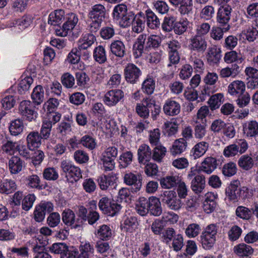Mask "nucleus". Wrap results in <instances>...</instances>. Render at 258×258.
Segmentation results:
<instances>
[{"label": "nucleus", "mask_w": 258, "mask_h": 258, "mask_svg": "<svg viewBox=\"0 0 258 258\" xmlns=\"http://www.w3.org/2000/svg\"><path fill=\"white\" fill-rule=\"evenodd\" d=\"M106 9L101 4L93 6L90 10L88 16L90 20H97L103 21L105 18Z\"/></svg>", "instance_id": "nucleus-15"}, {"label": "nucleus", "mask_w": 258, "mask_h": 258, "mask_svg": "<svg viewBox=\"0 0 258 258\" xmlns=\"http://www.w3.org/2000/svg\"><path fill=\"white\" fill-rule=\"evenodd\" d=\"M65 19V13L64 10L58 9L51 12L48 20V24L52 25H58Z\"/></svg>", "instance_id": "nucleus-27"}, {"label": "nucleus", "mask_w": 258, "mask_h": 258, "mask_svg": "<svg viewBox=\"0 0 258 258\" xmlns=\"http://www.w3.org/2000/svg\"><path fill=\"white\" fill-rule=\"evenodd\" d=\"M245 83L240 80H236L231 83L228 87V92L231 95L237 96L245 92Z\"/></svg>", "instance_id": "nucleus-22"}, {"label": "nucleus", "mask_w": 258, "mask_h": 258, "mask_svg": "<svg viewBox=\"0 0 258 258\" xmlns=\"http://www.w3.org/2000/svg\"><path fill=\"white\" fill-rule=\"evenodd\" d=\"M127 11V7L125 5L120 4L116 6L113 12L114 19L119 21Z\"/></svg>", "instance_id": "nucleus-59"}, {"label": "nucleus", "mask_w": 258, "mask_h": 258, "mask_svg": "<svg viewBox=\"0 0 258 258\" xmlns=\"http://www.w3.org/2000/svg\"><path fill=\"white\" fill-rule=\"evenodd\" d=\"M146 15L147 25L149 28L155 29L159 27L160 20L154 12L150 10H148L146 11Z\"/></svg>", "instance_id": "nucleus-34"}, {"label": "nucleus", "mask_w": 258, "mask_h": 258, "mask_svg": "<svg viewBox=\"0 0 258 258\" xmlns=\"http://www.w3.org/2000/svg\"><path fill=\"white\" fill-rule=\"evenodd\" d=\"M201 230L200 225L197 223H191L186 228L185 233L188 237L194 238L200 234Z\"/></svg>", "instance_id": "nucleus-48"}, {"label": "nucleus", "mask_w": 258, "mask_h": 258, "mask_svg": "<svg viewBox=\"0 0 258 258\" xmlns=\"http://www.w3.org/2000/svg\"><path fill=\"white\" fill-rule=\"evenodd\" d=\"M236 215L245 220H249L252 217V207L249 209L244 206H238L235 211Z\"/></svg>", "instance_id": "nucleus-41"}, {"label": "nucleus", "mask_w": 258, "mask_h": 258, "mask_svg": "<svg viewBox=\"0 0 258 258\" xmlns=\"http://www.w3.org/2000/svg\"><path fill=\"white\" fill-rule=\"evenodd\" d=\"M240 182L238 180L232 181L229 185L226 188V195L227 198L233 203L238 201L240 198L239 188Z\"/></svg>", "instance_id": "nucleus-11"}, {"label": "nucleus", "mask_w": 258, "mask_h": 258, "mask_svg": "<svg viewBox=\"0 0 258 258\" xmlns=\"http://www.w3.org/2000/svg\"><path fill=\"white\" fill-rule=\"evenodd\" d=\"M176 22V18L173 16H168L164 18L162 28L164 31L170 32L173 29Z\"/></svg>", "instance_id": "nucleus-46"}, {"label": "nucleus", "mask_w": 258, "mask_h": 258, "mask_svg": "<svg viewBox=\"0 0 258 258\" xmlns=\"http://www.w3.org/2000/svg\"><path fill=\"white\" fill-rule=\"evenodd\" d=\"M24 167V162L19 157L13 156L9 161V167L12 174H18Z\"/></svg>", "instance_id": "nucleus-26"}, {"label": "nucleus", "mask_w": 258, "mask_h": 258, "mask_svg": "<svg viewBox=\"0 0 258 258\" xmlns=\"http://www.w3.org/2000/svg\"><path fill=\"white\" fill-rule=\"evenodd\" d=\"M148 213L155 216H159L162 213L159 199L155 197L149 198Z\"/></svg>", "instance_id": "nucleus-23"}, {"label": "nucleus", "mask_w": 258, "mask_h": 258, "mask_svg": "<svg viewBox=\"0 0 258 258\" xmlns=\"http://www.w3.org/2000/svg\"><path fill=\"white\" fill-rule=\"evenodd\" d=\"M19 111L24 119L32 121L35 120L37 117V113L29 101L24 100L19 105Z\"/></svg>", "instance_id": "nucleus-6"}, {"label": "nucleus", "mask_w": 258, "mask_h": 258, "mask_svg": "<svg viewBox=\"0 0 258 258\" xmlns=\"http://www.w3.org/2000/svg\"><path fill=\"white\" fill-rule=\"evenodd\" d=\"M17 185L15 180L11 179H4L0 180V192L9 195L14 192Z\"/></svg>", "instance_id": "nucleus-18"}, {"label": "nucleus", "mask_w": 258, "mask_h": 258, "mask_svg": "<svg viewBox=\"0 0 258 258\" xmlns=\"http://www.w3.org/2000/svg\"><path fill=\"white\" fill-rule=\"evenodd\" d=\"M258 20L253 23L251 28H249L245 33L246 39L249 42L254 41L258 37Z\"/></svg>", "instance_id": "nucleus-44"}, {"label": "nucleus", "mask_w": 258, "mask_h": 258, "mask_svg": "<svg viewBox=\"0 0 258 258\" xmlns=\"http://www.w3.org/2000/svg\"><path fill=\"white\" fill-rule=\"evenodd\" d=\"M180 109V104L171 99H167L163 107L164 113L168 116H175L178 114Z\"/></svg>", "instance_id": "nucleus-12"}, {"label": "nucleus", "mask_w": 258, "mask_h": 258, "mask_svg": "<svg viewBox=\"0 0 258 258\" xmlns=\"http://www.w3.org/2000/svg\"><path fill=\"white\" fill-rule=\"evenodd\" d=\"M93 58L96 61L100 64L106 61V51L103 46L99 45L95 48L93 51Z\"/></svg>", "instance_id": "nucleus-38"}, {"label": "nucleus", "mask_w": 258, "mask_h": 258, "mask_svg": "<svg viewBox=\"0 0 258 258\" xmlns=\"http://www.w3.org/2000/svg\"><path fill=\"white\" fill-rule=\"evenodd\" d=\"M31 98L33 102L39 105L44 100V90L42 87L40 85L36 86L33 89L31 94Z\"/></svg>", "instance_id": "nucleus-42"}, {"label": "nucleus", "mask_w": 258, "mask_h": 258, "mask_svg": "<svg viewBox=\"0 0 258 258\" xmlns=\"http://www.w3.org/2000/svg\"><path fill=\"white\" fill-rule=\"evenodd\" d=\"M75 78L70 73H67L62 75L61 77L62 84L67 88H72L75 85Z\"/></svg>", "instance_id": "nucleus-61"}, {"label": "nucleus", "mask_w": 258, "mask_h": 258, "mask_svg": "<svg viewBox=\"0 0 258 258\" xmlns=\"http://www.w3.org/2000/svg\"><path fill=\"white\" fill-rule=\"evenodd\" d=\"M207 47V42L204 37L194 35L189 39L188 48L191 51L203 53Z\"/></svg>", "instance_id": "nucleus-8"}, {"label": "nucleus", "mask_w": 258, "mask_h": 258, "mask_svg": "<svg viewBox=\"0 0 258 258\" xmlns=\"http://www.w3.org/2000/svg\"><path fill=\"white\" fill-rule=\"evenodd\" d=\"M9 128L11 135L14 136H18L23 131V122L20 119H15L11 122Z\"/></svg>", "instance_id": "nucleus-37"}, {"label": "nucleus", "mask_w": 258, "mask_h": 258, "mask_svg": "<svg viewBox=\"0 0 258 258\" xmlns=\"http://www.w3.org/2000/svg\"><path fill=\"white\" fill-rule=\"evenodd\" d=\"M123 92L120 90H112L105 94L103 101L108 106H114L123 98Z\"/></svg>", "instance_id": "nucleus-10"}, {"label": "nucleus", "mask_w": 258, "mask_h": 258, "mask_svg": "<svg viewBox=\"0 0 258 258\" xmlns=\"http://www.w3.org/2000/svg\"><path fill=\"white\" fill-rule=\"evenodd\" d=\"M65 18L66 21L59 29H56L55 32L57 35L61 37L66 36L68 32L72 30L78 22L77 15L73 13L66 15Z\"/></svg>", "instance_id": "nucleus-4"}, {"label": "nucleus", "mask_w": 258, "mask_h": 258, "mask_svg": "<svg viewBox=\"0 0 258 258\" xmlns=\"http://www.w3.org/2000/svg\"><path fill=\"white\" fill-rule=\"evenodd\" d=\"M161 42V38L158 35H151L147 38V41L145 44V49H149L151 48H157Z\"/></svg>", "instance_id": "nucleus-53"}, {"label": "nucleus", "mask_w": 258, "mask_h": 258, "mask_svg": "<svg viewBox=\"0 0 258 258\" xmlns=\"http://www.w3.org/2000/svg\"><path fill=\"white\" fill-rule=\"evenodd\" d=\"M217 161L215 158L208 157L202 162L199 170L209 174L217 168Z\"/></svg>", "instance_id": "nucleus-16"}, {"label": "nucleus", "mask_w": 258, "mask_h": 258, "mask_svg": "<svg viewBox=\"0 0 258 258\" xmlns=\"http://www.w3.org/2000/svg\"><path fill=\"white\" fill-rule=\"evenodd\" d=\"M240 72V67L236 64H232L231 67H226L221 70L219 76L221 78H234Z\"/></svg>", "instance_id": "nucleus-29"}, {"label": "nucleus", "mask_w": 258, "mask_h": 258, "mask_svg": "<svg viewBox=\"0 0 258 258\" xmlns=\"http://www.w3.org/2000/svg\"><path fill=\"white\" fill-rule=\"evenodd\" d=\"M164 126L168 136H172L175 135L177 133L178 128V124L175 120L165 122Z\"/></svg>", "instance_id": "nucleus-58"}, {"label": "nucleus", "mask_w": 258, "mask_h": 258, "mask_svg": "<svg viewBox=\"0 0 258 258\" xmlns=\"http://www.w3.org/2000/svg\"><path fill=\"white\" fill-rule=\"evenodd\" d=\"M79 143L81 144L83 146L90 150H92L95 148L96 146V143L94 139L89 135H85L83 136L79 141Z\"/></svg>", "instance_id": "nucleus-64"}, {"label": "nucleus", "mask_w": 258, "mask_h": 258, "mask_svg": "<svg viewBox=\"0 0 258 258\" xmlns=\"http://www.w3.org/2000/svg\"><path fill=\"white\" fill-rule=\"evenodd\" d=\"M244 134L249 137L258 135V123L255 121H250L243 124Z\"/></svg>", "instance_id": "nucleus-30"}, {"label": "nucleus", "mask_w": 258, "mask_h": 258, "mask_svg": "<svg viewBox=\"0 0 258 258\" xmlns=\"http://www.w3.org/2000/svg\"><path fill=\"white\" fill-rule=\"evenodd\" d=\"M41 138L37 131L31 132L27 136V144L29 149L38 148L41 144Z\"/></svg>", "instance_id": "nucleus-24"}, {"label": "nucleus", "mask_w": 258, "mask_h": 258, "mask_svg": "<svg viewBox=\"0 0 258 258\" xmlns=\"http://www.w3.org/2000/svg\"><path fill=\"white\" fill-rule=\"evenodd\" d=\"M180 179L177 176H167L160 180V184L162 188H170L175 186Z\"/></svg>", "instance_id": "nucleus-39"}, {"label": "nucleus", "mask_w": 258, "mask_h": 258, "mask_svg": "<svg viewBox=\"0 0 258 258\" xmlns=\"http://www.w3.org/2000/svg\"><path fill=\"white\" fill-rule=\"evenodd\" d=\"M149 198L141 197L137 201L136 209L137 213L141 216H145L148 213Z\"/></svg>", "instance_id": "nucleus-32"}, {"label": "nucleus", "mask_w": 258, "mask_h": 258, "mask_svg": "<svg viewBox=\"0 0 258 258\" xmlns=\"http://www.w3.org/2000/svg\"><path fill=\"white\" fill-rule=\"evenodd\" d=\"M62 220L66 225L71 226L72 228H77L80 227L77 225V219L74 212L69 209H66L62 212Z\"/></svg>", "instance_id": "nucleus-20"}, {"label": "nucleus", "mask_w": 258, "mask_h": 258, "mask_svg": "<svg viewBox=\"0 0 258 258\" xmlns=\"http://www.w3.org/2000/svg\"><path fill=\"white\" fill-rule=\"evenodd\" d=\"M87 209L84 206H81L78 207V210L77 212V215L78 217L77 218V223L78 226L80 227L83 223L87 221Z\"/></svg>", "instance_id": "nucleus-55"}, {"label": "nucleus", "mask_w": 258, "mask_h": 258, "mask_svg": "<svg viewBox=\"0 0 258 258\" xmlns=\"http://www.w3.org/2000/svg\"><path fill=\"white\" fill-rule=\"evenodd\" d=\"M117 177L115 175H102L99 177L98 183L100 188L102 190H107L115 188L117 184L116 180Z\"/></svg>", "instance_id": "nucleus-13"}, {"label": "nucleus", "mask_w": 258, "mask_h": 258, "mask_svg": "<svg viewBox=\"0 0 258 258\" xmlns=\"http://www.w3.org/2000/svg\"><path fill=\"white\" fill-rule=\"evenodd\" d=\"M143 177L141 174H135L131 172H126L123 177L124 183L128 186H132V192L136 193L140 191L142 186Z\"/></svg>", "instance_id": "nucleus-5"}, {"label": "nucleus", "mask_w": 258, "mask_h": 258, "mask_svg": "<svg viewBox=\"0 0 258 258\" xmlns=\"http://www.w3.org/2000/svg\"><path fill=\"white\" fill-rule=\"evenodd\" d=\"M124 78L129 83L134 84L139 80L142 74L141 70L133 63H128L124 69Z\"/></svg>", "instance_id": "nucleus-7"}, {"label": "nucleus", "mask_w": 258, "mask_h": 258, "mask_svg": "<svg viewBox=\"0 0 258 258\" xmlns=\"http://www.w3.org/2000/svg\"><path fill=\"white\" fill-rule=\"evenodd\" d=\"M136 16L132 11H127L124 16L118 21L122 27H126L131 25L135 20Z\"/></svg>", "instance_id": "nucleus-50"}, {"label": "nucleus", "mask_w": 258, "mask_h": 258, "mask_svg": "<svg viewBox=\"0 0 258 258\" xmlns=\"http://www.w3.org/2000/svg\"><path fill=\"white\" fill-rule=\"evenodd\" d=\"M110 49L113 55L120 58L123 57L125 54V46L121 40L113 41L110 44Z\"/></svg>", "instance_id": "nucleus-19"}, {"label": "nucleus", "mask_w": 258, "mask_h": 258, "mask_svg": "<svg viewBox=\"0 0 258 258\" xmlns=\"http://www.w3.org/2000/svg\"><path fill=\"white\" fill-rule=\"evenodd\" d=\"M187 143L183 139H176L170 148V152L172 156L181 154L186 149Z\"/></svg>", "instance_id": "nucleus-25"}, {"label": "nucleus", "mask_w": 258, "mask_h": 258, "mask_svg": "<svg viewBox=\"0 0 258 258\" xmlns=\"http://www.w3.org/2000/svg\"><path fill=\"white\" fill-rule=\"evenodd\" d=\"M217 230V226L211 224L207 226L202 232L200 242L204 249H209L213 246L216 240Z\"/></svg>", "instance_id": "nucleus-1"}, {"label": "nucleus", "mask_w": 258, "mask_h": 258, "mask_svg": "<svg viewBox=\"0 0 258 258\" xmlns=\"http://www.w3.org/2000/svg\"><path fill=\"white\" fill-rule=\"evenodd\" d=\"M205 187V177L203 175L197 174L191 180V188L197 194L202 192Z\"/></svg>", "instance_id": "nucleus-17"}, {"label": "nucleus", "mask_w": 258, "mask_h": 258, "mask_svg": "<svg viewBox=\"0 0 258 258\" xmlns=\"http://www.w3.org/2000/svg\"><path fill=\"white\" fill-rule=\"evenodd\" d=\"M232 8L230 6H221L217 14V22L220 26L227 27L230 20Z\"/></svg>", "instance_id": "nucleus-9"}, {"label": "nucleus", "mask_w": 258, "mask_h": 258, "mask_svg": "<svg viewBox=\"0 0 258 258\" xmlns=\"http://www.w3.org/2000/svg\"><path fill=\"white\" fill-rule=\"evenodd\" d=\"M209 144L206 142H201L196 144L193 148V156L195 159L203 156L207 151Z\"/></svg>", "instance_id": "nucleus-43"}, {"label": "nucleus", "mask_w": 258, "mask_h": 258, "mask_svg": "<svg viewBox=\"0 0 258 258\" xmlns=\"http://www.w3.org/2000/svg\"><path fill=\"white\" fill-rule=\"evenodd\" d=\"M33 82V79L31 77H25L21 80L18 87L19 93L21 94H25L29 89Z\"/></svg>", "instance_id": "nucleus-49"}, {"label": "nucleus", "mask_w": 258, "mask_h": 258, "mask_svg": "<svg viewBox=\"0 0 258 258\" xmlns=\"http://www.w3.org/2000/svg\"><path fill=\"white\" fill-rule=\"evenodd\" d=\"M234 252L239 256H248L253 252V248L245 243L239 244L234 247Z\"/></svg>", "instance_id": "nucleus-36"}, {"label": "nucleus", "mask_w": 258, "mask_h": 258, "mask_svg": "<svg viewBox=\"0 0 258 258\" xmlns=\"http://www.w3.org/2000/svg\"><path fill=\"white\" fill-rule=\"evenodd\" d=\"M155 88V82L153 78L148 76L144 81L142 85V90L147 95L153 93Z\"/></svg>", "instance_id": "nucleus-40"}, {"label": "nucleus", "mask_w": 258, "mask_h": 258, "mask_svg": "<svg viewBox=\"0 0 258 258\" xmlns=\"http://www.w3.org/2000/svg\"><path fill=\"white\" fill-rule=\"evenodd\" d=\"M68 247L66 243L58 242L53 243L50 247V250L55 254H60L61 256L67 250Z\"/></svg>", "instance_id": "nucleus-62"}, {"label": "nucleus", "mask_w": 258, "mask_h": 258, "mask_svg": "<svg viewBox=\"0 0 258 258\" xmlns=\"http://www.w3.org/2000/svg\"><path fill=\"white\" fill-rule=\"evenodd\" d=\"M238 165L240 168L248 171L253 167L254 161L252 157L248 155H243L238 159Z\"/></svg>", "instance_id": "nucleus-33"}, {"label": "nucleus", "mask_w": 258, "mask_h": 258, "mask_svg": "<svg viewBox=\"0 0 258 258\" xmlns=\"http://www.w3.org/2000/svg\"><path fill=\"white\" fill-rule=\"evenodd\" d=\"M80 252L77 258H93L94 249L89 243H86L80 246Z\"/></svg>", "instance_id": "nucleus-35"}, {"label": "nucleus", "mask_w": 258, "mask_h": 258, "mask_svg": "<svg viewBox=\"0 0 258 258\" xmlns=\"http://www.w3.org/2000/svg\"><path fill=\"white\" fill-rule=\"evenodd\" d=\"M96 234L100 239L103 240H107L111 237L112 231L108 226L102 225L99 226Z\"/></svg>", "instance_id": "nucleus-47"}, {"label": "nucleus", "mask_w": 258, "mask_h": 258, "mask_svg": "<svg viewBox=\"0 0 258 258\" xmlns=\"http://www.w3.org/2000/svg\"><path fill=\"white\" fill-rule=\"evenodd\" d=\"M166 149L162 145L156 146L153 149L152 159L158 162H161L165 156Z\"/></svg>", "instance_id": "nucleus-45"}, {"label": "nucleus", "mask_w": 258, "mask_h": 258, "mask_svg": "<svg viewBox=\"0 0 258 258\" xmlns=\"http://www.w3.org/2000/svg\"><path fill=\"white\" fill-rule=\"evenodd\" d=\"M147 35L145 34L140 35L136 41L133 45V54L134 57L137 58L141 56L144 53V50H147L145 49V41L147 39Z\"/></svg>", "instance_id": "nucleus-14"}, {"label": "nucleus", "mask_w": 258, "mask_h": 258, "mask_svg": "<svg viewBox=\"0 0 258 258\" xmlns=\"http://www.w3.org/2000/svg\"><path fill=\"white\" fill-rule=\"evenodd\" d=\"M26 184L29 187L40 189L41 186L40 185V180L37 175H32L27 176L25 179Z\"/></svg>", "instance_id": "nucleus-56"}, {"label": "nucleus", "mask_w": 258, "mask_h": 258, "mask_svg": "<svg viewBox=\"0 0 258 258\" xmlns=\"http://www.w3.org/2000/svg\"><path fill=\"white\" fill-rule=\"evenodd\" d=\"M99 209L108 216H114L117 214L123 207L118 200L116 201L107 197L102 198L98 203Z\"/></svg>", "instance_id": "nucleus-2"}, {"label": "nucleus", "mask_w": 258, "mask_h": 258, "mask_svg": "<svg viewBox=\"0 0 258 258\" xmlns=\"http://www.w3.org/2000/svg\"><path fill=\"white\" fill-rule=\"evenodd\" d=\"M230 28V25L223 28L220 27H213L211 32V37L215 40H220L223 38V33L228 31Z\"/></svg>", "instance_id": "nucleus-52"}, {"label": "nucleus", "mask_w": 258, "mask_h": 258, "mask_svg": "<svg viewBox=\"0 0 258 258\" xmlns=\"http://www.w3.org/2000/svg\"><path fill=\"white\" fill-rule=\"evenodd\" d=\"M61 168L66 173V177L70 182L73 183L78 181L82 178V173L80 169L74 165L68 160H64L61 162Z\"/></svg>", "instance_id": "nucleus-3"}, {"label": "nucleus", "mask_w": 258, "mask_h": 258, "mask_svg": "<svg viewBox=\"0 0 258 258\" xmlns=\"http://www.w3.org/2000/svg\"><path fill=\"white\" fill-rule=\"evenodd\" d=\"M18 147L19 145L16 142H14L12 141H7L2 146V150L9 155H13Z\"/></svg>", "instance_id": "nucleus-57"}, {"label": "nucleus", "mask_w": 258, "mask_h": 258, "mask_svg": "<svg viewBox=\"0 0 258 258\" xmlns=\"http://www.w3.org/2000/svg\"><path fill=\"white\" fill-rule=\"evenodd\" d=\"M223 98L221 93H218L212 95L208 101V103L212 110L215 109L219 107Z\"/></svg>", "instance_id": "nucleus-60"}, {"label": "nucleus", "mask_w": 258, "mask_h": 258, "mask_svg": "<svg viewBox=\"0 0 258 258\" xmlns=\"http://www.w3.org/2000/svg\"><path fill=\"white\" fill-rule=\"evenodd\" d=\"M139 163L145 164L152 157V151L149 146L146 144L141 145L138 150Z\"/></svg>", "instance_id": "nucleus-21"}, {"label": "nucleus", "mask_w": 258, "mask_h": 258, "mask_svg": "<svg viewBox=\"0 0 258 258\" xmlns=\"http://www.w3.org/2000/svg\"><path fill=\"white\" fill-rule=\"evenodd\" d=\"M96 40L95 35L92 33H86L84 34L80 39L81 44L79 45L78 48L81 50H85L90 47Z\"/></svg>", "instance_id": "nucleus-31"}, {"label": "nucleus", "mask_w": 258, "mask_h": 258, "mask_svg": "<svg viewBox=\"0 0 258 258\" xmlns=\"http://www.w3.org/2000/svg\"><path fill=\"white\" fill-rule=\"evenodd\" d=\"M61 116V114L57 112L53 111L47 112L46 116L43 121L49 123L52 126V125L55 124L60 120Z\"/></svg>", "instance_id": "nucleus-51"}, {"label": "nucleus", "mask_w": 258, "mask_h": 258, "mask_svg": "<svg viewBox=\"0 0 258 258\" xmlns=\"http://www.w3.org/2000/svg\"><path fill=\"white\" fill-rule=\"evenodd\" d=\"M221 50L216 46H213L208 49L207 58L210 64H215L219 62L221 58Z\"/></svg>", "instance_id": "nucleus-28"}, {"label": "nucleus", "mask_w": 258, "mask_h": 258, "mask_svg": "<svg viewBox=\"0 0 258 258\" xmlns=\"http://www.w3.org/2000/svg\"><path fill=\"white\" fill-rule=\"evenodd\" d=\"M179 6L178 11L180 14H188L192 11V0H183Z\"/></svg>", "instance_id": "nucleus-54"}, {"label": "nucleus", "mask_w": 258, "mask_h": 258, "mask_svg": "<svg viewBox=\"0 0 258 258\" xmlns=\"http://www.w3.org/2000/svg\"><path fill=\"white\" fill-rule=\"evenodd\" d=\"M85 100V95L81 92L74 93L69 97L70 102L77 106L83 104Z\"/></svg>", "instance_id": "nucleus-63"}]
</instances>
